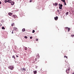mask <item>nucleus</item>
I'll return each mask as SVG.
<instances>
[{
  "mask_svg": "<svg viewBox=\"0 0 74 74\" xmlns=\"http://www.w3.org/2000/svg\"><path fill=\"white\" fill-rule=\"evenodd\" d=\"M70 68L69 67L68 69H67L66 70V72L67 74H69L70 73Z\"/></svg>",
  "mask_w": 74,
  "mask_h": 74,
  "instance_id": "obj_1",
  "label": "nucleus"
},
{
  "mask_svg": "<svg viewBox=\"0 0 74 74\" xmlns=\"http://www.w3.org/2000/svg\"><path fill=\"white\" fill-rule=\"evenodd\" d=\"M8 68L9 69H10V70H13L14 69V66H9Z\"/></svg>",
  "mask_w": 74,
  "mask_h": 74,
  "instance_id": "obj_2",
  "label": "nucleus"
},
{
  "mask_svg": "<svg viewBox=\"0 0 74 74\" xmlns=\"http://www.w3.org/2000/svg\"><path fill=\"white\" fill-rule=\"evenodd\" d=\"M13 29L14 30H15V31H16V32H17L18 31V28L15 27H13Z\"/></svg>",
  "mask_w": 74,
  "mask_h": 74,
  "instance_id": "obj_3",
  "label": "nucleus"
},
{
  "mask_svg": "<svg viewBox=\"0 0 74 74\" xmlns=\"http://www.w3.org/2000/svg\"><path fill=\"white\" fill-rule=\"evenodd\" d=\"M12 17L14 18H17V16L15 14L13 15L12 16Z\"/></svg>",
  "mask_w": 74,
  "mask_h": 74,
  "instance_id": "obj_4",
  "label": "nucleus"
},
{
  "mask_svg": "<svg viewBox=\"0 0 74 74\" xmlns=\"http://www.w3.org/2000/svg\"><path fill=\"white\" fill-rule=\"evenodd\" d=\"M21 71H25V70H26V69L25 68H23V69H21Z\"/></svg>",
  "mask_w": 74,
  "mask_h": 74,
  "instance_id": "obj_5",
  "label": "nucleus"
},
{
  "mask_svg": "<svg viewBox=\"0 0 74 74\" xmlns=\"http://www.w3.org/2000/svg\"><path fill=\"white\" fill-rule=\"evenodd\" d=\"M54 19L56 21H57L58 19V17L57 16L56 17L54 18Z\"/></svg>",
  "mask_w": 74,
  "mask_h": 74,
  "instance_id": "obj_6",
  "label": "nucleus"
},
{
  "mask_svg": "<svg viewBox=\"0 0 74 74\" xmlns=\"http://www.w3.org/2000/svg\"><path fill=\"white\" fill-rule=\"evenodd\" d=\"M34 73V74H37V71H33Z\"/></svg>",
  "mask_w": 74,
  "mask_h": 74,
  "instance_id": "obj_7",
  "label": "nucleus"
},
{
  "mask_svg": "<svg viewBox=\"0 0 74 74\" xmlns=\"http://www.w3.org/2000/svg\"><path fill=\"white\" fill-rule=\"evenodd\" d=\"M12 14H12V13H11V12L10 13H8V14L9 15H10V16H11V15H12Z\"/></svg>",
  "mask_w": 74,
  "mask_h": 74,
  "instance_id": "obj_8",
  "label": "nucleus"
},
{
  "mask_svg": "<svg viewBox=\"0 0 74 74\" xmlns=\"http://www.w3.org/2000/svg\"><path fill=\"white\" fill-rule=\"evenodd\" d=\"M26 30V29H25V28H23L22 29V32H25V31Z\"/></svg>",
  "mask_w": 74,
  "mask_h": 74,
  "instance_id": "obj_9",
  "label": "nucleus"
},
{
  "mask_svg": "<svg viewBox=\"0 0 74 74\" xmlns=\"http://www.w3.org/2000/svg\"><path fill=\"white\" fill-rule=\"evenodd\" d=\"M14 2H12L11 3V5H14Z\"/></svg>",
  "mask_w": 74,
  "mask_h": 74,
  "instance_id": "obj_10",
  "label": "nucleus"
},
{
  "mask_svg": "<svg viewBox=\"0 0 74 74\" xmlns=\"http://www.w3.org/2000/svg\"><path fill=\"white\" fill-rule=\"evenodd\" d=\"M8 1H9V0H5V3H7V2L8 3Z\"/></svg>",
  "mask_w": 74,
  "mask_h": 74,
  "instance_id": "obj_11",
  "label": "nucleus"
},
{
  "mask_svg": "<svg viewBox=\"0 0 74 74\" xmlns=\"http://www.w3.org/2000/svg\"><path fill=\"white\" fill-rule=\"evenodd\" d=\"M14 31V30H11L10 32L12 34H13L14 33V32H13Z\"/></svg>",
  "mask_w": 74,
  "mask_h": 74,
  "instance_id": "obj_12",
  "label": "nucleus"
},
{
  "mask_svg": "<svg viewBox=\"0 0 74 74\" xmlns=\"http://www.w3.org/2000/svg\"><path fill=\"white\" fill-rule=\"evenodd\" d=\"M59 7H62L63 6V5H60V4H59Z\"/></svg>",
  "mask_w": 74,
  "mask_h": 74,
  "instance_id": "obj_13",
  "label": "nucleus"
},
{
  "mask_svg": "<svg viewBox=\"0 0 74 74\" xmlns=\"http://www.w3.org/2000/svg\"><path fill=\"white\" fill-rule=\"evenodd\" d=\"M12 2V1H11V0H9V1L8 2V3H11Z\"/></svg>",
  "mask_w": 74,
  "mask_h": 74,
  "instance_id": "obj_14",
  "label": "nucleus"
},
{
  "mask_svg": "<svg viewBox=\"0 0 74 74\" xmlns=\"http://www.w3.org/2000/svg\"><path fill=\"white\" fill-rule=\"evenodd\" d=\"M58 4L57 3H55L54 5H56V6H57Z\"/></svg>",
  "mask_w": 74,
  "mask_h": 74,
  "instance_id": "obj_15",
  "label": "nucleus"
},
{
  "mask_svg": "<svg viewBox=\"0 0 74 74\" xmlns=\"http://www.w3.org/2000/svg\"><path fill=\"white\" fill-rule=\"evenodd\" d=\"M68 29V32H70V28H69Z\"/></svg>",
  "mask_w": 74,
  "mask_h": 74,
  "instance_id": "obj_16",
  "label": "nucleus"
},
{
  "mask_svg": "<svg viewBox=\"0 0 74 74\" xmlns=\"http://www.w3.org/2000/svg\"><path fill=\"white\" fill-rule=\"evenodd\" d=\"M64 58H66V59H67V56H64Z\"/></svg>",
  "mask_w": 74,
  "mask_h": 74,
  "instance_id": "obj_17",
  "label": "nucleus"
},
{
  "mask_svg": "<svg viewBox=\"0 0 74 74\" xmlns=\"http://www.w3.org/2000/svg\"><path fill=\"white\" fill-rule=\"evenodd\" d=\"M25 50H27V48L26 47H25Z\"/></svg>",
  "mask_w": 74,
  "mask_h": 74,
  "instance_id": "obj_18",
  "label": "nucleus"
},
{
  "mask_svg": "<svg viewBox=\"0 0 74 74\" xmlns=\"http://www.w3.org/2000/svg\"><path fill=\"white\" fill-rule=\"evenodd\" d=\"M62 1L63 2V3H64V2H65V0H62Z\"/></svg>",
  "mask_w": 74,
  "mask_h": 74,
  "instance_id": "obj_19",
  "label": "nucleus"
},
{
  "mask_svg": "<svg viewBox=\"0 0 74 74\" xmlns=\"http://www.w3.org/2000/svg\"><path fill=\"white\" fill-rule=\"evenodd\" d=\"M2 29H5V28L4 27H2Z\"/></svg>",
  "mask_w": 74,
  "mask_h": 74,
  "instance_id": "obj_20",
  "label": "nucleus"
},
{
  "mask_svg": "<svg viewBox=\"0 0 74 74\" xmlns=\"http://www.w3.org/2000/svg\"><path fill=\"white\" fill-rule=\"evenodd\" d=\"M34 32H35V30H33L32 31V33H34Z\"/></svg>",
  "mask_w": 74,
  "mask_h": 74,
  "instance_id": "obj_21",
  "label": "nucleus"
},
{
  "mask_svg": "<svg viewBox=\"0 0 74 74\" xmlns=\"http://www.w3.org/2000/svg\"><path fill=\"white\" fill-rule=\"evenodd\" d=\"M59 9H62V7H59Z\"/></svg>",
  "mask_w": 74,
  "mask_h": 74,
  "instance_id": "obj_22",
  "label": "nucleus"
},
{
  "mask_svg": "<svg viewBox=\"0 0 74 74\" xmlns=\"http://www.w3.org/2000/svg\"><path fill=\"white\" fill-rule=\"evenodd\" d=\"M24 38H27V36H25L24 37Z\"/></svg>",
  "mask_w": 74,
  "mask_h": 74,
  "instance_id": "obj_23",
  "label": "nucleus"
},
{
  "mask_svg": "<svg viewBox=\"0 0 74 74\" xmlns=\"http://www.w3.org/2000/svg\"><path fill=\"white\" fill-rule=\"evenodd\" d=\"M65 29H67V30H68V29L69 28L68 27H66L65 28Z\"/></svg>",
  "mask_w": 74,
  "mask_h": 74,
  "instance_id": "obj_24",
  "label": "nucleus"
},
{
  "mask_svg": "<svg viewBox=\"0 0 74 74\" xmlns=\"http://www.w3.org/2000/svg\"><path fill=\"white\" fill-rule=\"evenodd\" d=\"M64 3L65 5H66V2H64Z\"/></svg>",
  "mask_w": 74,
  "mask_h": 74,
  "instance_id": "obj_25",
  "label": "nucleus"
},
{
  "mask_svg": "<svg viewBox=\"0 0 74 74\" xmlns=\"http://www.w3.org/2000/svg\"><path fill=\"white\" fill-rule=\"evenodd\" d=\"M30 39H32V38H33V37L31 36L30 37Z\"/></svg>",
  "mask_w": 74,
  "mask_h": 74,
  "instance_id": "obj_26",
  "label": "nucleus"
},
{
  "mask_svg": "<svg viewBox=\"0 0 74 74\" xmlns=\"http://www.w3.org/2000/svg\"><path fill=\"white\" fill-rule=\"evenodd\" d=\"M71 36L72 37H74V35H71Z\"/></svg>",
  "mask_w": 74,
  "mask_h": 74,
  "instance_id": "obj_27",
  "label": "nucleus"
},
{
  "mask_svg": "<svg viewBox=\"0 0 74 74\" xmlns=\"http://www.w3.org/2000/svg\"><path fill=\"white\" fill-rule=\"evenodd\" d=\"M37 58H35V61H37Z\"/></svg>",
  "mask_w": 74,
  "mask_h": 74,
  "instance_id": "obj_28",
  "label": "nucleus"
},
{
  "mask_svg": "<svg viewBox=\"0 0 74 74\" xmlns=\"http://www.w3.org/2000/svg\"><path fill=\"white\" fill-rule=\"evenodd\" d=\"M32 2V0H30V3H31V2Z\"/></svg>",
  "mask_w": 74,
  "mask_h": 74,
  "instance_id": "obj_29",
  "label": "nucleus"
},
{
  "mask_svg": "<svg viewBox=\"0 0 74 74\" xmlns=\"http://www.w3.org/2000/svg\"><path fill=\"white\" fill-rule=\"evenodd\" d=\"M36 41H38V39H36Z\"/></svg>",
  "mask_w": 74,
  "mask_h": 74,
  "instance_id": "obj_30",
  "label": "nucleus"
},
{
  "mask_svg": "<svg viewBox=\"0 0 74 74\" xmlns=\"http://www.w3.org/2000/svg\"><path fill=\"white\" fill-rule=\"evenodd\" d=\"M66 14H67V15H68V14H69V12H67Z\"/></svg>",
  "mask_w": 74,
  "mask_h": 74,
  "instance_id": "obj_31",
  "label": "nucleus"
},
{
  "mask_svg": "<svg viewBox=\"0 0 74 74\" xmlns=\"http://www.w3.org/2000/svg\"><path fill=\"white\" fill-rule=\"evenodd\" d=\"M14 26V24H12V26Z\"/></svg>",
  "mask_w": 74,
  "mask_h": 74,
  "instance_id": "obj_32",
  "label": "nucleus"
},
{
  "mask_svg": "<svg viewBox=\"0 0 74 74\" xmlns=\"http://www.w3.org/2000/svg\"><path fill=\"white\" fill-rule=\"evenodd\" d=\"M14 57H15V56H13L12 57V58H14Z\"/></svg>",
  "mask_w": 74,
  "mask_h": 74,
  "instance_id": "obj_33",
  "label": "nucleus"
},
{
  "mask_svg": "<svg viewBox=\"0 0 74 74\" xmlns=\"http://www.w3.org/2000/svg\"><path fill=\"white\" fill-rule=\"evenodd\" d=\"M57 12H59V10H57Z\"/></svg>",
  "mask_w": 74,
  "mask_h": 74,
  "instance_id": "obj_34",
  "label": "nucleus"
},
{
  "mask_svg": "<svg viewBox=\"0 0 74 74\" xmlns=\"http://www.w3.org/2000/svg\"><path fill=\"white\" fill-rule=\"evenodd\" d=\"M1 4V2L0 1V4Z\"/></svg>",
  "mask_w": 74,
  "mask_h": 74,
  "instance_id": "obj_35",
  "label": "nucleus"
},
{
  "mask_svg": "<svg viewBox=\"0 0 74 74\" xmlns=\"http://www.w3.org/2000/svg\"><path fill=\"white\" fill-rule=\"evenodd\" d=\"M24 56H26V54H24Z\"/></svg>",
  "mask_w": 74,
  "mask_h": 74,
  "instance_id": "obj_36",
  "label": "nucleus"
},
{
  "mask_svg": "<svg viewBox=\"0 0 74 74\" xmlns=\"http://www.w3.org/2000/svg\"><path fill=\"white\" fill-rule=\"evenodd\" d=\"M16 57H18V56H16Z\"/></svg>",
  "mask_w": 74,
  "mask_h": 74,
  "instance_id": "obj_37",
  "label": "nucleus"
},
{
  "mask_svg": "<svg viewBox=\"0 0 74 74\" xmlns=\"http://www.w3.org/2000/svg\"><path fill=\"white\" fill-rule=\"evenodd\" d=\"M14 59H15V57H14Z\"/></svg>",
  "mask_w": 74,
  "mask_h": 74,
  "instance_id": "obj_38",
  "label": "nucleus"
},
{
  "mask_svg": "<svg viewBox=\"0 0 74 74\" xmlns=\"http://www.w3.org/2000/svg\"><path fill=\"white\" fill-rule=\"evenodd\" d=\"M38 57V58H40V56H39Z\"/></svg>",
  "mask_w": 74,
  "mask_h": 74,
  "instance_id": "obj_39",
  "label": "nucleus"
},
{
  "mask_svg": "<svg viewBox=\"0 0 74 74\" xmlns=\"http://www.w3.org/2000/svg\"><path fill=\"white\" fill-rule=\"evenodd\" d=\"M46 63H47V61L46 62Z\"/></svg>",
  "mask_w": 74,
  "mask_h": 74,
  "instance_id": "obj_40",
  "label": "nucleus"
},
{
  "mask_svg": "<svg viewBox=\"0 0 74 74\" xmlns=\"http://www.w3.org/2000/svg\"><path fill=\"white\" fill-rule=\"evenodd\" d=\"M73 36H74V34L73 35Z\"/></svg>",
  "mask_w": 74,
  "mask_h": 74,
  "instance_id": "obj_41",
  "label": "nucleus"
}]
</instances>
